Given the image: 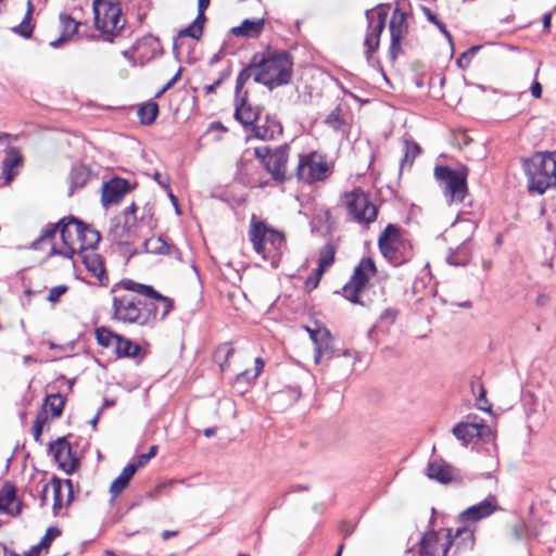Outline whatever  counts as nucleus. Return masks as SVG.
I'll list each match as a JSON object with an SVG mask.
<instances>
[{"label": "nucleus", "instance_id": "obj_46", "mask_svg": "<svg viewBox=\"0 0 556 556\" xmlns=\"http://www.w3.org/2000/svg\"><path fill=\"white\" fill-rule=\"evenodd\" d=\"M235 349L229 343H223L217 346L213 353V357H219L224 354V362H222V371L226 369L229 358L233 355Z\"/></svg>", "mask_w": 556, "mask_h": 556}, {"label": "nucleus", "instance_id": "obj_8", "mask_svg": "<svg viewBox=\"0 0 556 556\" xmlns=\"http://www.w3.org/2000/svg\"><path fill=\"white\" fill-rule=\"evenodd\" d=\"M378 247L393 266L403 265L413 257L412 245L402 237L401 229L393 224H389L379 236Z\"/></svg>", "mask_w": 556, "mask_h": 556}, {"label": "nucleus", "instance_id": "obj_5", "mask_svg": "<svg viewBox=\"0 0 556 556\" xmlns=\"http://www.w3.org/2000/svg\"><path fill=\"white\" fill-rule=\"evenodd\" d=\"M122 287L143 298V326H151L163 320L174 308V300L157 292L152 286L122 280Z\"/></svg>", "mask_w": 556, "mask_h": 556}, {"label": "nucleus", "instance_id": "obj_30", "mask_svg": "<svg viewBox=\"0 0 556 556\" xmlns=\"http://www.w3.org/2000/svg\"><path fill=\"white\" fill-rule=\"evenodd\" d=\"M52 492H53V510L56 515L59 509H61L64 505L63 495L64 488H66V504H70L73 498V485L71 480H66L64 484L58 480L53 479L50 483Z\"/></svg>", "mask_w": 556, "mask_h": 556}, {"label": "nucleus", "instance_id": "obj_41", "mask_svg": "<svg viewBox=\"0 0 556 556\" xmlns=\"http://www.w3.org/2000/svg\"><path fill=\"white\" fill-rule=\"evenodd\" d=\"M159 114V105L155 102H147L138 109V117L143 125H151L154 123Z\"/></svg>", "mask_w": 556, "mask_h": 556}, {"label": "nucleus", "instance_id": "obj_63", "mask_svg": "<svg viewBox=\"0 0 556 556\" xmlns=\"http://www.w3.org/2000/svg\"><path fill=\"white\" fill-rule=\"evenodd\" d=\"M422 11H424L426 17L428 18V21L431 22L432 24H434L435 26L441 22L429 8L424 7Z\"/></svg>", "mask_w": 556, "mask_h": 556}, {"label": "nucleus", "instance_id": "obj_12", "mask_svg": "<svg viewBox=\"0 0 556 556\" xmlns=\"http://www.w3.org/2000/svg\"><path fill=\"white\" fill-rule=\"evenodd\" d=\"M331 173L327 156L317 151L299 155L296 177L300 181L312 185L325 181Z\"/></svg>", "mask_w": 556, "mask_h": 556}, {"label": "nucleus", "instance_id": "obj_37", "mask_svg": "<svg viewBox=\"0 0 556 556\" xmlns=\"http://www.w3.org/2000/svg\"><path fill=\"white\" fill-rule=\"evenodd\" d=\"M33 3L30 0L27 1V12L23 18V21L12 27V31L14 34H17L20 35L21 37H24V38H30L31 37V34H33V30H34V24H31V14H33Z\"/></svg>", "mask_w": 556, "mask_h": 556}, {"label": "nucleus", "instance_id": "obj_3", "mask_svg": "<svg viewBox=\"0 0 556 556\" xmlns=\"http://www.w3.org/2000/svg\"><path fill=\"white\" fill-rule=\"evenodd\" d=\"M522 169L530 193L543 194L556 187V160L553 152H535L531 157L523 159Z\"/></svg>", "mask_w": 556, "mask_h": 556}, {"label": "nucleus", "instance_id": "obj_17", "mask_svg": "<svg viewBox=\"0 0 556 556\" xmlns=\"http://www.w3.org/2000/svg\"><path fill=\"white\" fill-rule=\"evenodd\" d=\"M49 452L52 454L59 467L67 475L75 471L78 466V460L74 456L72 446L66 438H59L49 446Z\"/></svg>", "mask_w": 556, "mask_h": 556}, {"label": "nucleus", "instance_id": "obj_38", "mask_svg": "<svg viewBox=\"0 0 556 556\" xmlns=\"http://www.w3.org/2000/svg\"><path fill=\"white\" fill-rule=\"evenodd\" d=\"M84 263L88 271H90L101 283H103L105 278V269L101 257L93 253L85 256Z\"/></svg>", "mask_w": 556, "mask_h": 556}, {"label": "nucleus", "instance_id": "obj_57", "mask_svg": "<svg viewBox=\"0 0 556 556\" xmlns=\"http://www.w3.org/2000/svg\"><path fill=\"white\" fill-rule=\"evenodd\" d=\"M181 68L166 83V85L156 93V97L163 94L166 90H168L180 77Z\"/></svg>", "mask_w": 556, "mask_h": 556}, {"label": "nucleus", "instance_id": "obj_24", "mask_svg": "<svg viewBox=\"0 0 556 556\" xmlns=\"http://www.w3.org/2000/svg\"><path fill=\"white\" fill-rule=\"evenodd\" d=\"M115 354L118 358H132L140 363L146 354L142 348L132 340L119 334L115 344Z\"/></svg>", "mask_w": 556, "mask_h": 556}, {"label": "nucleus", "instance_id": "obj_13", "mask_svg": "<svg viewBox=\"0 0 556 556\" xmlns=\"http://www.w3.org/2000/svg\"><path fill=\"white\" fill-rule=\"evenodd\" d=\"M388 14L389 5L387 4H378L365 12L367 31L363 45L368 62L371 61L375 52L379 49L380 37L384 30Z\"/></svg>", "mask_w": 556, "mask_h": 556}, {"label": "nucleus", "instance_id": "obj_15", "mask_svg": "<svg viewBox=\"0 0 556 556\" xmlns=\"http://www.w3.org/2000/svg\"><path fill=\"white\" fill-rule=\"evenodd\" d=\"M389 30L391 35L389 54L390 59L395 61L399 54L402 52V41L408 34L406 13L403 12L400 8H395L392 13Z\"/></svg>", "mask_w": 556, "mask_h": 556}, {"label": "nucleus", "instance_id": "obj_29", "mask_svg": "<svg viewBox=\"0 0 556 556\" xmlns=\"http://www.w3.org/2000/svg\"><path fill=\"white\" fill-rule=\"evenodd\" d=\"M143 247L147 253L173 255L175 258L180 260V251L162 237L147 239L143 242Z\"/></svg>", "mask_w": 556, "mask_h": 556}, {"label": "nucleus", "instance_id": "obj_31", "mask_svg": "<svg viewBox=\"0 0 556 556\" xmlns=\"http://www.w3.org/2000/svg\"><path fill=\"white\" fill-rule=\"evenodd\" d=\"M451 540L453 541V544L456 546V551H471L475 546L473 530L466 526L457 528L454 534L453 531L451 530Z\"/></svg>", "mask_w": 556, "mask_h": 556}, {"label": "nucleus", "instance_id": "obj_48", "mask_svg": "<svg viewBox=\"0 0 556 556\" xmlns=\"http://www.w3.org/2000/svg\"><path fill=\"white\" fill-rule=\"evenodd\" d=\"M47 421H48L47 413L45 410L39 412L34 421V425H33V434H34V439L36 441L40 440L43 427L47 424Z\"/></svg>", "mask_w": 556, "mask_h": 556}, {"label": "nucleus", "instance_id": "obj_35", "mask_svg": "<svg viewBox=\"0 0 556 556\" xmlns=\"http://www.w3.org/2000/svg\"><path fill=\"white\" fill-rule=\"evenodd\" d=\"M91 172L90 169L83 164L75 165L72 167L71 174H70V184H71V191L70 194L74 192L77 188H83L86 186L90 178Z\"/></svg>", "mask_w": 556, "mask_h": 556}, {"label": "nucleus", "instance_id": "obj_34", "mask_svg": "<svg viewBox=\"0 0 556 556\" xmlns=\"http://www.w3.org/2000/svg\"><path fill=\"white\" fill-rule=\"evenodd\" d=\"M137 471V466L128 464L125 466L119 476L113 480L110 486V492L113 497L118 496L128 485L129 481Z\"/></svg>", "mask_w": 556, "mask_h": 556}, {"label": "nucleus", "instance_id": "obj_36", "mask_svg": "<svg viewBox=\"0 0 556 556\" xmlns=\"http://www.w3.org/2000/svg\"><path fill=\"white\" fill-rule=\"evenodd\" d=\"M336 256V247L331 242H327L319 250V258H318V275H324L325 270L330 267L334 262Z\"/></svg>", "mask_w": 556, "mask_h": 556}, {"label": "nucleus", "instance_id": "obj_21", "mask_svg": "<svg viewBox=\"0 0 556 556\" xmlns=\"http://www.w3.org/2000/svg\"><path fill=\"white\" fill-rule=\"evenodd\" d=\"M22 505L16 496V489L7 482L0 489V513L16 516L21 513Z\"/></svg>", "mask_w": 556, "mask_h": 556}, {"label": "nucleus", "instance_id": "obj_47", "mask_svg": "<svg viewBox=\"0 0 556 556\" xmlns=\"http://www.w3.org/2000/svg\"><path fill=\"white\" fill-rule=\"evenodd\" d=\"M301 395L302 393L299 387H287L277 394L279 399L287 400L290 404H294Z\"/></svg>", "mask_w": 556, "mask_h": 556}, {"label": "nucleus", "instance_id": "obj_54", "mask_svg": "<svg viewBox=\"0 0 556 556\" xmlns=\"http://www.w3.org/2000/svg\"><path fill=\"white\" fill-rule=\"evenodd\" d=\"M67 287L64 285L55 286L50 289L47 300L51 303L60 301L61 296L66 292Z\"/></svg>", "mask_w": 556, "mask_h": 556}, {"label": "nucleus", "instance_id": "obj_64", "mask_svg": "<svg viewBox=\"0 0 556 556\" xmlns=\"http://www.w3.org/2000/svg\"><path fill=\"white\" fill-rule=\"evenodd\" d=\"M252 375H253V372L251 370H244L237 375L236 380H237V382H240V381L251 382V381L255 380V379H251Z\"/></svg>", "mask_w": 556, "mask_h": 556}, {"label": "nucleus", "instance_id": "obj_6", "mask_svg": "<svg viewBox=\"0 0 556 556\" xmlns=\"http://www.w3.org/2000/svg\"><path fill=\"white\" fill-rule=\"evenodd\" d=\"M93 13L94 26L100 31L101 38L106 42H114L126 24L119 2L94 0Z\"/></svg>", "mask_w": 556, "mask_h": 556}, {"label": "nucleus", "instance_id": "obj_22", "mask_svg": "<svg viewBox=\"0 0 556 556\" xmlns=\"http://www.w3.org/2000/svg\"><path fill=\"white\" fill-rule=\"evenodd\" d=\"M260 117L257 108L252 106L248 102V93L244 92L240 98H236L235 118L243 126L254 125Z\"/></svg>", "mask_w": 556, "mask_h": 556}, {"label": "nucleus", "instance_id": "obj_1", "mask_svg": "<svg viewBox=\"0 0 556 556\" xmlns=\"http://www.w3.org/2000/svg\"><path fill=\"white\" fill-rule=\"evenodd\" d=\"M255 81L269 90L286 86L293 76V59L286 51H268L254 54Z\"/></svg>", "mask_w": 556, "mask_h": 556}, {"label": "nucleus", "instance_id": "obj_62", "mask_svg": "<svg viewBox=\"0 0 556 556\" xmlns=\"http://www.w3.org/2000/svg\"><path fill=\"white\" fill-rule=\"evenodd\" d=\"M205 10L206 9H202V8L198 7V15H197L195 20L192 22L194 25H199L202 28H203V25H204V23L206 21Z\"/></svg>", "mask_w": 556, "mask_h": 556}, {"label": "nucleus", "instance_id": "obj_18", "mask_svg": "<svg viewBox=\"0 0 556 556\" xmlns=\"http://www.w3.org/2000/svg\"><path fill=\"white\" fill-rule=\"evenodd\" d=\"M132 189L130 182L121 177H112L102 185L101 202L103 206L118 204L122 199Z\"/></svg>", "mask_w": 556, "mask_h": 556}, {"label": "nucleus", "instance_id": "obj_56", "mask_svg": "<svg viewBox=\"0 0 556 556\" xmlns=\"http://www.w3.org/2000/svg\"><path fill=\"white\" fill-rule=\"evenodd\" d=\"M397 317V311L392 307L386 308L381 315L380 320L381 321H388L389 324H393Z\"/></svg>", "mask_w": 556, "mask_h": 556}, {"label": "nucleus", "instance_id": "obj_27", "mask_svg": "<svg viewBox=\"0 0 556 556\" xmlns=\"http://www.w3.org/2000/svg\"><path fill=\"white\" fill-rule=\"evenodd\" d=\"M264 18H247L239 26L232 27L230 33L236 37L258 38L264 31Z\"/></svg>", "mask_w": 556, "mask_h": 556}, {"label": "nucleus", "instance_id": "obj_45", "mask_svg": "<svg viewBox=\"0 0 556 556\" xmlns=\"http://www.w3.org/2000/svg\"><path fill=\"white\" fill-rule=\"evenodd\" d=\"M476 388L479 389V394L476 399L477 408L480 410H484V412H491V405L489 404V402L486 400V391H485L483 384L479 380L471 382L472 392H475Z\"/></svg>", "mask_w": 556, "mask_h": 556}, {"label": "nucleus", "instance_id": "obj_51", "mask_svg": "<svg viewBox=\"0 0 556 556\" xmlns=\"http://www.w3.org/2000/svg\"><path fill=\"white\" fill-rule=\"evenodd\" d=\"M61 534V531L55 528L51 527L47 530L46 534L39 542V546H42L45 549H48L51 545L52 541L58 538Z\"/></svg>", "mask_w": 556, "mask_h": 556}, {"label": "nucleus", "instance_id": "obj_33", "mask_svg": "<svg viewBox=\"0 0 556 556\" xmlns=\"http://www.w3.org/2000/svg\"><path fill=\"white\" fill-rule=\"evenodd\" d=\"M471 260V251L467 240H464L456 249L450 250L446 263L452 266H466Z\"/></svg>", "mask_w": 556, "mask_h": 556}, {"label": "nucleus", "instance_id": "obj_28", "mask_svg": "<svg viewBox=\"0 0 556 556\" xmlns=\"http://www.w3.org/2000/svg\"><path fill=\"white\" fill-rule=\"evenodd\" d=\"M61 25V35L59 38L50 42L52 48H60L64 42L70 40L78 30L79 22L75 21L71 15L61 13L59 16Z\"/></svg>", "mask_w": 556, "mask_h": 556}, {"label": "nucleus", "instance_id": "obj_58", "mask_svg": "<svg viewBox=\"0 0 556 556\" xmlns=\"http://www.w3.org/2000/svg\"><path fill=\"white\" fill-rule=\"evenodd\" d=\"M181 68L166 83V85L156 93V97L163 94L166 90H168L180 77Z\"/></svg>", "mask_w": 556, "mask_h": 556}, {"label": "nucleus", "instance_id": "obj_55", "mask_svg": "<svg viewBox=\"0 0 556 556\" xmlns=\"http://www.w3.org/2000/svg\"><path fill=\"white\" fill-rule=\"evenodd\" d=\"M136 210H137V206L135 203H131L129 206H127L125 210H124V219H125V227H128V229L135 224L136 222V217H135V213H136Z\"/></svg>", "mask_w": 556, "mask_h": 556}, {"label": "nucleus", "instance_id": "obj_49", "mask_svg": "<svg viewBox=\"0 0 556 556\" xmlns=\"http://www.w3.org/2000/svg\"><path fill=\"white\" fill-rule=\"evenodd\" d=\"M328 341H332L330 331L325 327H317L313 336L315 346Z\"/></svg>", "mask_w": 556, "mask_h": 556}, {"label": "nucleus", "instance_id": "obj_40", "mask_svg": "<svg viewBox=\"0 0 556 556\" xmlns=\"http://www.w3.org/2000/svg\"><path fill=\"white\" fill-rule=\"evenodd\" d=\"M256 65H254V55L252 56L249 65L244 67L238 75L236 80V98L243 96L242 89L247 81L253 76L255 78Z\"/></svg>", "mask_w": 556, "mask_h": 556}, {"label": "nucleus", "instance_id": "obj_60", "mask_svg": "<svg viewBox=\"0 0 556 556\" xmlns=\"http://www.w3.org/2000/svg\"><path fill=\"white\" fill-rule=\"evenodd\" d=\"M323 275H318V269L316 268L315 269V273L309 276L306 280V286L307 287H312V288H316L319 283V280L321 278Z\"/></svg>", "mask_w": 556, "mask_h": 556}, {"label": "nucleus", "instance_id": "obj_59", "mask_svg": "<svg viewBox=\"0 0 556 556\" xmlns=\"http://www.w3.org/2000/svg\"><path fill=\"white\" fill-rule=\"evenodd\" d=\"M354 529H355V525L352 523V522H348V521H343L340 527H339V530L340 532L344 535V536H349L351 535L353 532H354Z\"/></svg>", "mask_w": 556, "mask_h": 556}, {"label": "nucleus", "instance_id": "obj_20", "mask_svg": "<svg viewBox=\"0 0 556 556\" xmlns=\"http://www.w3.org/2000/svg\"><path fill=\"white\" fill-rule=\"evenodd\" d=\"M72 222L78 242L77 250L94 249L101 239L100 232L77 218H72Z\"/></svg>", "mask_w": 556, "mask_h": 556}, {"label": "nucleus", "instance_id": "obj_14", "mask_svg": "<svg viewBox=\"0 0 556 556\" xmlns=\"http://www.w3.org/2000/svg\"><path fill=\"white\" fill-rule=\"evenodd\" d=\"M377 273L372 258L364 257L355 266L351 279L343 287V295L351 303L358 304L359 292L366 287L369 279Z\"/></svg>", "mask_w": 556, "mask_h": 556}, {"label": "nucleus", "instance_id": "obj_4", "mask_svg": "<svg viewBox=\"0 0 556 556\" xmlns=\"http://www.w3.org/2000/svg\"><path fill=\"white\" fill-rule=\"evenodd\" d=\"M249 239L254 251L277 267L280 256L286 248V238L282 232L274 229L263 220H257L253 215L248 231Z\"/></svg>", "mask_w": 556, "mask_h": 556}, {"label": "nucleus", "instance_id": "obj_39", "mask_svg": "<svg viewBox=\"0 0 556 556\" xmlns=\"http://www.w3.org/2000/svg\"><path fill=\"white\" fill-rule=\"evenodd\" d=\"M64 397L60 393L47 395L43 403V409L47 413V408L51 412L52 417H60L64 408Z\"/></svg>", "mask_w": 556, "mask_h": 556}, {"label": "nucleus", "instance_id": "obj_32", "mask_svg": "<svg viewBox=\"0 0 556 556\" xmlns=\"http://www.w3.org/2000/svg\"><path fill=\"white\" fill-rule=\"evenodd\" d=\"M22 155L18 149L11 147L5 151V156L2 161V175L7 181H11L15 175L14 167L22 164Z\"/></svg>", "mask_w": 556, "mask_h": 556}, {"label": "nucleus", "instance_id": "obj_26", "mask_svg": "<svg viewBox=\"0 0 556 556\" xmlns=\"http://www.w3.org/2000/svg\"><path fill=\"white\" fill-rule=\"evenodd\" d=\"M489 428L484 425L478 424H457L453 428V434L463 442L464 445H468L475 438L482 437Z\"/></svg>", "mask_w": 556, "mask_h": 556}, {"label": "nucleus", "instance_id": "obj_9", "mask_svg": "<svg viewBox=\"0 0 556 556\" xmlns=\"http://www.w3.org/2000/svg\"><path fill=\"white\" fill-rule=\"evenodd\" d=\"M467 177L466 167L459 169H452L446 165L434 167V178L450 203L464 201L468 191Z\"/></svg>", "mask_w": 556, "mask_h": 556}, {"label": "nucleus", "instance_id": "obj_25", "mask_svg": "<svg viewBox=\"0 0 556 556\" xmlns=\"http://www.w3.org/2000/svg\"><path fill=\"white\" fill-rule=\"evenodd\" d=\"M281 123L271 116H266L264 122L253 126L255 137L262 140H275L282 135Z\"/></svg>", "mask_w": 556, "mask_h": 556}, {"label": "nucleus", "instance_id": "obj_19", "mask_svg": "<svg viewBox=\"0 0 556 556\" xmlns=\"http://www.w3.org/2000/svg\"><path fill=\"white\" fill-rule=\"evenodd\" d=\"M498 509L496 498L489 496L480 503L468 507L458 515V521L465 522H477L483 518L491 516Z\"/></svg>", "mask_w": 556, "mask_h": 556}, {"label": "nucleus", "instance_id": "obj_53", "mask_svg": "<svg viewBox=\"0 0 556 556\" xmlns=\"http://www.w3.org/2000/svg\"><path fill=\"white\" fill-rule=\"evenodd\" d=\"M326 124L329 125L334 130H338L341 128L343 121L341 118L340 110L336 109L333 110L326 118Z\"/></svg>", "mask_w": 556, "mask_h": 556}, {"label": "nucleus", "instance_id": "obj_7", "mask_svg": "<svg viewBox=\"0 0 556 556\" xmlns=\"http://www.w3.org/2000/svg\"><path fill=\"white\" fill-rule=\"evenodd\" d=\"M113 319L125 324L143 326V298L122 287V281L112 289Z\"/></svg>", "mask_w": 556, "mask_h": 556}, {"label": "nucleus", "instance_id": "obj_16", "mask_svg": "<svg viewBox=\"0 0 556 556\" xmlns=\"http://www.w3.org/2000/svg\"><path fill=\"white\" fill-rule=\"evenodd\" d=\"M452 545L451 529L446 530L444 541H441L439 532L429 530L419 541L418 554L419 556H447Z\"/></svg>", "mask_w": 556, "mask_h": 556}, {"label": "nucleus", "instance_id": "obj_42", "mask_svg": "<svg viewBox=\"0 0 556 556\" xmlns=\"http://www.w3.org/2000/svg\"><path fill=\"white\" fill-rule=\"evenodd\" d=\"M119 334L113 332L106 327H100L96 329V339L99 345L103 348H111L113 346L115 349L116 341L118 339Z\"/></svg>", "mask_w": 556, "mask_h": 556}, {"label": "nucleus", "instance_id": "obj_43", "mask_svg": "<svg viewBox=\"0 0 556 556\" xmlns=\"http://www.w3.org/2000/svg\"><path fill=\"white\" fill-rule=\"evenodd\" d=\"M405 154L401 160V170L406 166L412 167L414 160L420 154L421 148L418 143L405 140Z\"/></svg>", "mask_w": 556, "mask_h": 556}, {"label": "nucleus", "instance_id": "obj_61", "mask_svg": "<svg viewBox=\"0 0 556 556\" xmlns=\"http://www.w3.org/2000/svg\"><path fill=\"white\" fill-rule=\"evenodd\" d=\"M254 363H255V368H254L253 375L251 376V379H256L260 376V374L262 372L264 365H265L263 358H261V357H256Z\"/></svg>", "mask_w": 556, "mask_h": 556}, {"label": "nucleus", "instance_id": "obj_11", "mask_svg": "<svg viewBox=\"0 0 556 556\" xmlns=\"http://www.w3.org/2000/svg\"><path fill=\"white\" fill-rule=\"evenodd\" d=\"M342 204L349 219L359 225H369L377 219V206L370 201L369 194L361 188L345 192L342 197Z\"/></svg>", "mask_w": 556, "mask_h": 556}, {"label": "nucleus", "instance_id": "obj_50", "mask_svg": "<svg viewBox=\"0 0 556 556\" xmlns=\"http://www.w3.org/2000/svg\"><path fill=\"white\" fill-rule=\"evenodd\" d=\"M229 75H230L229 68H226L225 71L220 72L219 77L216 80H214L212 84L205 85L203 87L204 93L210 94V93L215 92L216 89L223 84V81L229 77Z\"/></svg>", "mask_w": 556, "mask_h": 556}, {"label": "nucleus", "instance_id": "obj_23", "mask_svg": "<svg viewBox=\"0 0 556 556\" xmlns=\"http://www.w3.org/2000/svg\"><path fill=\"white\" fill-rule=\"evenodd\" d=\"M426 473L429 479L437 480L440 483H448L457 476L456 470L442 459L430 462Z\"/></svg>", "mask_w": 556, "mask_h": 556}, {"label": "nucleus", "instance_id": "obj_44", "mask_svg": "<svg viewBox=\"0 0 556 556\" xmlns=\"http://www.w3.org/2000/svg\"><path fill=\"white\" fill-rule=\"evenodd\" d=\"M332 357H334L332 341H328L315 346L314 361L316 364L321 363L324 359H331Z\"/></svg>", "mask_w": 556, "mask_h": 556}, {"label": "nucleus", "instance_id": "obj_2", "mask_svg": "<svg viewBox=\"0 0 556 556\" xmlns=\"http://www.w3.org/2000/svg\"><path fill=\"white\" fill-rule=\"evenodd\" d=\"M72 218L74 217H65L60 219L56 224L48 225L42 230L39 238L31 242L30 248L41 250L45 244H48L50 245L49 256L61 255L66 258H72L78 245Z\"/></svg>", "mask_w": 556, "mask_h": 556}, {"label": "nucleus", "instance_id": "obj_52", "mask_svg": "<svg viewBox=\"0 0 556 556\" xmlns=\"http://www.w3.org/2000/svg\"><path fill=\"white\" fill-rule=\"evenodd\" d=\"M202 34V27L193 23L179 31L180 37H191L195 40H199Z\"/></svg>", "mask_w": 556, "mask_h": 556}, {"label": "nucleus", "instance_id": "obj_10", "mask_svg": "<svg viewBox=\"0 0 556 556\" xmlns=\"http://www.w3.org/2000/svg\"><path fill=\"white\" fill-rule=\"evenodd\" d=\"M290 147L288 143L276 148L256 147L255 157L262 163L266 172L276 184H283L290 178L287 170Z\"/></svg>", "mask_w": 556, "mask_h": 556}]
</instances>
